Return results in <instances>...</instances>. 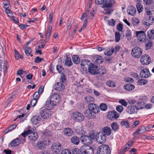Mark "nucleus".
<instances>
[{"label":"nucleus","instance_id":"6","mask_svg":"<svg viewBox=\"0 0 154 154\" xmlns=\"http://www.w3.org/2000/svg\"><path fill=\"white\" fill-rule=\"evenodd\" d=\"M72 118L75 121L77 122H81L84 119V116L81 113L77 112H73L72 116Z\"/></svg>","mask_w":154,"mask_h":154},{"label":"nucleus","instance_id":"18","mask_svg":"<svg viewBox=\"0 0 154 154\" xmlns=\"http://www.w3.org/2000/svg\"><path fill=\"white\" fill-rule=\"evenodd\" d=\"M92 61L94 63L100 64L103 61L102 57L98 55H96L92 57Z\"/></svg>","mask_w":154,"mask_h":154},{"label":"nucleus","instance_id":"32","mask_svg":"<svg viewBox=\"0 0 154 154\" xmlns=\"http://www.w3.org/2000/svg\"><path fill=\"white\" fill-rule=\"evenodd\" d=\"M52 28V26H49L47 29L46 32L45 34L46 40H48L49 38Z\"/></svg>","mask_w":154,"mask_h":154},{"label":"nucleus","instance_id":"56","mask_svg":"<svg viewBox=\"0 0 154 154\" xmlns=\"http://www.w3.org/2000/svg\"><path fill=\"white\" fill-rule=\"evenodd\" d=\"M53 11H51L50 12L49 18L50 20L49 22L50 23H51L53 22Z\"/></svg>","mask_w":154,"mask_h":154},{"label":"nucleus","instance_id":"53","mask_svg":"<svg viewBox=\"0 0 154 154\" xmlns=\"http://www.w3.org/2000/svg\"><path fill=\"white\" fill-rule=\"evenodd\" d=\"M24 116L25 114H23L21 115H18L17 116V118L16 119H14V121H15L17 119L20 118V122H23L24 120Z\"/></svg>","mask_w":154,"mask_h":154},{"label":"nucleus","instance_id":"41","mask_svg":"<svg viewBox=\"0 0 154 154\" xmlns=\"http://www.w3.org/2000/svg\"><path fill=\"white\" fill-rule=\"evenodd\" d=\"M114 51V49L113 48H112L110 50H107L104 52V54L106 56H110L113 53Z\"/></svg>","mask_w":154,"mask_h":154},{"label":"nucleus","instance_id":"63","mask_svg":"<svg viewBox=\"0 0 154 154\" xmlns=\"http://www.w3.org/2000/svg\"><path fill=\"white\" fill-rule=\"evenodd\" d=\"M142 103H141L140 102H137L136 103L137 105H136V107L137 109V111L140 109L143 108V107L141 105Z\"/></svg>","mask_w":154,"mask_h":154},{"label":"nucleus","instance_id":"9","mask_svg":"<svg viewBox=\"0 0 154 154\" xmlns=\"http://www.w3.org/2000/svg\"><path fill=\"white\" fill-rule=\"evenodd\" d=\"M25 142V140L20 137L17 138L13 139L11 141L10 144L11 146H15L19 144L23 143Z\"/></svg>","mask_w":154,"mask_h":154},{"label":"nucleus","instance_id":"64","mask_svg":"<svg viewBox=\"0 0 154 154\" xmlns=\"http://www.w3.org/2000/svg\"><path fill=\"white\" fill-rule=\"evenodd\" d=\"M61 154H71V153L69 150L65 149L62 151Z\"/></svg>","mask_w":154,"mask_h":154},{"label":"nucleus","instance_id":"10","mask_svg":"<svg viewBox=\"0 0 154 154\" xmlns=\"http://www.w3.org/2000/svg\"><path fill=\"white\" fill-rule=\"evenodd\" d=\"M95 139L99 143H103L106 141V136L104 135L103 133H97L96 138Z\"/></svg>","mask_w":154,"mask_h":154},{"label":"nucleus","instance_id":"42","mask_svg":"<svg viewBox=\"0 0 154 154\" xmlns=\"http://www.w3.org/2000/svg\"><path fill=\"white\" fill-rule=\"evenodd\" d=\"M88 12V13L86 14V17H87L89 19H92L94 17V14L93 13L94 11L89 12V11L88 10H87L85 12Z\"/></svg>","mask_w":154,"mask_h":154},{"label":"nucleus","instance_id":"16","mask_svg":"<svg viewBox=\"0 0 154 154\" xmlns=\"http://www.w3.org/2000/svg\"><path fill=\"white\" fill-rule=\"evenodd\" d=\"M154 22V19L151 16H146V19L143 22V24L146 26L152 25Z\"/></svg>","mask_w":154,"mask_h":154},{"label":"nucleus","instance_id":"34","mask_svg":"<svg viewBox=\"0 0 154 154\" xmlns=\"http://www.w3.org/2000/svg\"><path fill=\"white\" fill-rule=\"evenodd\" d=\"M89 63L90 61L89 60L87 59H84L82 60L81 62V67L84 69L85 68V66H89L88 64Z\"/></svg>","mask_w":154,"mask_h":154},{"label":"nucleus","instance_id":"36","mask_svg":"<svg viewBox=\"0 0 154 154\" xmlns=\"http://www.w3.org/2000/svg\"><path fill=\"white\" fill-rule=\"evenodd\" d=\"M111 127L114 132L117 131L119 128V125L116 122L112 123L111 125Z\"/></svg>","mask_w":154,"mask_h":154},{"label":"nucleus","instance_id":"5","mask_svg":"<svg viewBox=\"0 0 154 154\" xmlns=\"http://www.w3.org/2000/svg\"><path fill=\"white\" fill-rule=\"evenodd\" d=\"M142 50L139 47H136L133 48L131 51V54L133 57L138 58L142 55Z\"/></svg>","mask_w":154,"mask_h":154},{"label":"nucleus","instance_id":"57","mask_svg":"<svg viewBox=\"0 0 154 154\" xmlns=\"http://www.w3.org/2000/svg\"><path fill=\"white\" fill-rule=\"evenodd\" d=\"M3 4L4 8L6 9L8 8L10 6V5L9 4V2L8 1H6V2H4Z\"/></svg>","mask_w":154,"mask_h":154},{"label":"nucleus","instance_id":"22","mask_svg":"<svg viewBox=\"0 0 154 154\" xmlns=\"http://www.w3.org/2000/svg\"><path fill=\"white\" fill-rule=\"evenodd\" d=\"M65 88V86L62 83L57 82L54 86V89L58 91H63Z\"/></svg>","mask_w":154,"mask_h":154},{"label":"nucleus","instance_id":"61","mask_svg":"<svg viewBox=\"0 0 154 154\" xmlns=\"http://www.w3.org/2000/svg\"><path fill=\"white\" fill-rule=\"evenodd\" d=\"M40 95L41 94L38 93V92H36L34 93L33 95V98L36 99V100H37V99H38L39 98Z\"/></svg>","mask_w":154,"mask_h":154},{"label":"nucleus","instance_id":"28","mask_svg":"<svg viewBox=\"0 0 154 154\" xmlns=\"http://www.w3.org/2000/svg\"><path fill=\"white\" fill-rule=\"evenodd\" d=\"M127 11L128 14L131 16L134 15L136 12L135 8L132 6H128Z\"/></svg>","mask_w":154,"mask_h":154},{"label":"nucleus","instance_id":"15","mask_svg":"<svg viewBox=\"0 0 154 154\" xmlns=\"http://www.w3.org/2000/svg\"><path fill=\"white\" fill-rule=\"evenodd\" d=\"M127 112L129 114L136 113L138 111L136 107V105H132L128 106L126 109Z\"/></svg>","mask_w":154,"mask_h":154},{"label":"nucleus","instance_id":"17","mask_svg":"<svg viewBox=\"0 0 154 154\" xmlns=\"http://www.w3.org/2000/svg\"><path fill=\"white\" fill-rule=\"evenodd\" d=\"M97 66L93 63H91L89 66L88 71L91 74L94 75L96 74Z\"/></svg>","mask_w":154,"mask_h":154},{"label":"nucleus","instance_id":"48","mask_svg":"<svg viewBox=\"0 0 154 154\" xmlns=\"http://www.w3.org/2000/svg\"><path fill=\"white\" fill-rule=\"evenodd\" d=\"M120 34L119 32H115V41L119 42L120 40Z\"/></svg>","mask_w":154,"mask_h":154},{"label":"nucleus","instance_id":"19","mask_svg":"<svg viewBox=\"0 0 154 154\" xmlns=\"http://www.w3.org/2000/svg\"><path fill=\"white\" fill-rule=\"evenodd\" d=\"M140 75L142 78H147L150 75L148 69L145 68L142 70L140 72Z\"/></svg>","mask_w":154,"mask_h":154},{"label":"nucleus","instance_id":"44","mask_svg":"<svg viewBox=\"0 0 154 154\" xmlns=\"http://www.w3.org/2000/svg\"><path fill=\"white\" fill-rule=\"evenodd\" d=\"M31 131L30 130H27L26 131L24 132L23 133H22L19 136V137L20 138V136H22L23 137V138H22L23 139H24L25 140V138L27 136H29V133Z\"/></svg>","mask_w":154,"mask_h":154},{"label":"nucleus","instance_id":"8","mask_svg":"<svg viewBox=\"0 0 154 154\" xmlns=\"http://www.w3.org/2000/svg\"><path fill=\"white\" fill-rule=\"evenodd\" d=\"M81 149L83 154H94V149L91 147L84 146H81Z\"/></svg>","mask_w":154,"mask_h":154},{"label":"nucleus","instance_id":"25","mask_svg":"<svg viewBox=\"0 0 154 154\" xmlns=\"http://www.w3.org/2000/svg\"><path fill=\"white\" fill-rule=\"evenodd\" d=\"M103 134L105 136H109L112 132L111 128L108 127L106 126L104 127L102 129Z\"/></svg>","mask_w":154,"mask_h":154},{"label":"nucleus","instance_id":"11","mask_svg":"<svg viewBox=\"0 0 154 154\" xmlns=\"http://www.w3.org/2000/svg\"><path fill=\"white\" fill-rule=\"evenodd\" d=\"M81 142L86 145H90L92 142V140L87 135L81 136Z\"/></svg>","mask_w":154,"mask_h":154},{"label":"nucleus","instance_id":"29","mask_svg":"<svg viewBox=\"0 0 154 154\" xmlns=\"http://www.w3.org/2000/svg\"><path fill=\"white\" fill-rule=\"evenodd\" d=\"M46 44V42L45 40H42L39 41L38 42L37 45V48L39 49H42L43 48Z\"/></svg>","mask_w":154,"mask_h":154},{"label":"nucleus","instance_id":"59","mask_svg":"<svg viewBox=\"0 0 154 154\" xmlns=\"http://www.w3.org/2000/svg\"><path fill=\"white\" fill-rule=\"evenodd\" d=\"M57 69L59 73H61L62 72L64 69L61 66L57 65Z\"/></svg>","mask_w":154,"mask_h":154},{"label":"nucleus","instance_id":"37","mask_svg":"<svg viewBox=\"0 0 154 154\" xmlns=\"http://www.w3.org/2000/svg\"><path fill=\"white\" fill-rule=\"evenodd\" d=\"M92 140L96 139V134L95 133L94 130H91L89 131L88 135Z\"/></svg>","mask_w":154,"mask_h":154},{"label":"nucleus","instance_id":"23","mask_svg":"<svg viewBox=\"0 0 154 154\" xmlns=\"http://www.w3.org/2000/svg\"><path fill=\"white\" fill-rule=\"evenodd\" d=\"M42 120L41 118L39 116H34L31 119L32 123L35 125H37L39 123V122Z\"/></svg>","mask_w":154,"mask_h":154},{"label":"nucleus","instance_id":"47","mask_svg":"<svg viewBox=\"0 0 154 154\" xmlns=\"http://www.w3.org/2000/svg\"><path fill=\"white\" fill-rule=\"evenodd\" d=\"M129 123V122L127 121H122L120 122V124L122 126H124L127 128L130 127Z\"/></svg>","mask_w":154,"mask_h":154},{"label":"nucleus","instance_id":"35","mask_svg":"<svg viewBox=\"0 0 154 154\" xmlns=\"http://www.w3.org/2000/svg\"><path fill=\"white\" fill-rule=\"evenodd\" d=\"M146 131V129L144 127H141L139 128L138 130L135 132H134L133 134V135L135 136L136 134H140L143 133Z\"/></svg>","mask_w":154,"mask_h":154},{"label":"nucleus","instance_id":"52","mask_svg":"<svg viewBox=\"0 0 154 154\" xmlns=\"http://www.w3.org/2000/svg\"><path fill=\"white\" fill-rule=\"evenodd\" d=\"M139 23V20L137 18H134L132 19V23L133 26H137L138 25Z\"/></svg>","mask_w":154,"mask_h":154},{"label":"nucleus","instance_id":"14","mask_svg":"<svg viewBox=\"0 0 154 154\" xmlns=\"http://www.w3.org/2000/svg\"><path fill=\"white\" fill-rule=\"evenodd\" d=\"M140 62L143 65H147L151 61L149 57L147 55L145 54L142 56L140 58Z\"/></svg>","mask_w":154,"mask_h":154},{"label":"nucleus","instance_id":"27","mask_svg":"<svg viewBox=\"0 0 154 154\" xmlns=\"http://www.w3.org/2000/svg\"><path fill=\"white\" fill-rule=\"evenodd\" d=\"M64 134L67 136H71L73 134V131L70 128H66L63 131Z\"/></svg>","mask_w":154,"mask_h":154},{"label":"nucleus","instance_id":"13","mask_svg":"<svg viewBox=\"0 0 154 154\" xmlns=\"http://www.w3.org/2000/svg\"><path fill=\"white\" fill-rule=\"evenodd\" d=\"M88 109L95 114L97 113L99 110L97 105L92 103H90L88 105Z\"/></svg>","mask_w":154,"mask_h":154},{"label":"nucleus","instance_id":"3","mask_svg":"<svg viewBox=\"0 0 154 154\" xmlns=\"http://www.w3.org/2000/svg\"><path fill=\"white\" fill-rule=\"evenodd\" d=\"M110 151L108 145L103 144L99 146L97 149V154H110Z\"/></svg>","mask_w":154,"mask_h":154},{"label":"nucleus","instance_id":"30","mask_svg":"<svg viewBox=\"0 0 154 154\" xmlns=\"http://www.w3.org/2000/svg\"><path fill=\"white\" fill-rule=\"evenodd\" d=\"M71 141L72 143L74 144L78 145L80 142V139L76 136L72 137L71 138Z\"/></svg>","mask_w":154,"mask_h":154},{"label":"nucleus","instance_id":"12","mask_svg":"<svg viewBox=\"0 0 154 154\" xmlns=\"http://www.w3.org/2000/svg\"><path fill=\"white\" fill-rule=\"evenodd\" d=\"M119 114L115 111H109L108 113V118L112 120L117 119L119 116Z\"/></svg>","mask_w":154,"mask_h":154},{"label":"nucleus","instance_id":"50","mask_svg":"<svg viewBox=\"0 0 154 154\" xmlns=\"http://www.w3.org/2000/svg\"><path fill=\"white\" fill-rule=\"evenodd\" d=\"M73 154H83V152L80 149V150L77 149L75 148L72 150Z\"/></svg>","mask_w":154,"mask_h":154},{"label":"nucleus","instance_id":"33","mask_svg":"<svg viewBox=\"0 0 154 154\" xmlns=\"http://www.w3.org/2000/svg\"><path fill=\"white\" fill-rule=\"evenodd\" d=\"M106 72V69L104 67H101L100 68L97 69L96 74H98L100 75H103Z\"/></svg>","mask_w":154,"mask_h":154},{"label":"nucleus","instance_id":"40","mask_svg":"<svg viewBox=\"0 0 154 154\" xmlns=\"http://www.w3.org/2000/svg\"><path fill=\"white\" fill-rule=\"evenodd\" d=\"M24 50L26 55L27 56H29L30 55L32 51L31 48L29 47H25L24 48Z\"/></svg>","mask_w":154,"mask_h":154},{"label":"nucleus","instance_id":"46","mask_svg":"<svg viewBox=\"0 0 154 154\" xmlns=\"http://www.w3.org/2000/svg\"><path fill=\"white\" fill-rule=\"evenodd\" d=\"M148 82V81L146 79H141L139 80L137 83L138 84L140 85H146Z\"/></svg>","mask_w":154,"mask_h":154},{"label":"nucleus","instance_id":"21","mask_svg":"<svg viewBox=\"0 0 154 154\" xmlns=\"http://www.w3.org/2000/svg\"><path fill=\"white\" fill-rule=\"evenodd\" d=\"M28 137L30 140L35 141L38 138V136L36 132H32L31 131L29 133Z\"/></svg>","mask_w":154,"mask_h":154},{"label":"nucleus","instance_id":"43","mask_svg":"<svg viewBox=\"0 0 154 154\" xmlns=\"http://www.w3.org/2000/svg\"><path fill=\"white\" fill-rule=\"evenodd\" d=\"M65 64L68 66H71L72 65V63L71 58L67 57L65 60Z\"/></svg>","mask_w":154,"mask_h":154},{"label":"nucleus","instance_id":"39","mask_svg":"<svg viewBox=\"0 0 154 154\" xmlns=\"http://www.w3.org/2000/svg\"><path fill=\"white\" fill-rule=\"evenodd\" d=\"M148 36L150 39H154V30H149L147 32Z\"/></svg>","mask_w":154,"mask_h":154},{"label":"nucleus","instance_id":"62","mask_svg":"<svg viewBox=\"0 0 154 154\" xmlns=\"http://www.w3.org/2000/svg\"><path fill=\"white\" fill-rule=\"evenodd\" d=\"M66 77L64 74H61L60 78V81L63 83L65 81Z\"/></svg>","mask_w":154,"mask_h":154},{"label":"nucleus","instance_id":"49","mask_svg":"<svg viewBox=\"0 0 154 154\" xmlns=\"http://www.w3.org/2000/svg\"><path fill=\"white\" fill-rule=\"evenodd\" d=\"M106 85L109 87H114L116 86L115 82L110 80L107 82Z\"/></svg>","mask_w":154,"mask_h":154},{"label":"nucleus","instance_id":"54","mask_svg":"<svg viewBox=\"0 0 154 154\" xmlns=\"http://www.w3.org/2000/svg\"><path fill=\"white\" fill-rule=\"evenodd\" d=\"M107 106L105 103H102L100 105V109L103 111H105L107 109Z\"/></svg>","mask_w":154,"mask_h":154},{"label":"nucleus","instance_id":"38","mask_svg":"<svg viewBox=\"0 0 154 154\" xmlns=\"http://www.w3.org/2000/svg\"><path fill=\"white\" fill-rule=\"evenodd\" d=\"M72 60L74 63L75 64H79L80 61L79 57L77 55H73Z\"/></svg>","mask_w":154,"mask_h":154},{"label":"nucleus","instance_id":"60","mask_svg":"<svg viewBox=\"0 0 154 154\" xmlns=\"http://www.w3.org/2000/svg\"><path fill=\"white\" fill-rule=\"evenodd\" d=\"M116 109L118 111L121 113L122 111L124 108L122 106L119 105L116 106Z\"/></svg>","mask_w":154,"mask_h":154},{"label":"nucleus","instance_id":"4","mask_svg":"<svg viewBox=\"0 0 154 154\" xmlns=\"http://www.w3.org/2000/svg\"><path fill=\"white\" fill-rule=\"evenodd\" d=\"M50 142L48 139H45L43 141L38 142L36 147L39 149H44L46 148L47 145L50 144Z\"/></svg>","mask_w":154,"mask_h":154},{"label":"nucleus","instance_id":"20","mask_svg":"<svg viewBox=\"0 0 154 154\" xmlns=\"http://www.w3.org/2000/svg\"><path fill=\"white\" fill-rule=\"evenodd\" d=\"M61 145L59 143H54L51 146L52 149L55 152H58L61 150Z\"/></svg>","mask_w":154,"mask_h":154},{"label":"nucleus","instance_id":"24","mask_svg":"<svg viewBox=\"0 0 154 154\" xmlns=\"http://www.w3.org/2000/svg\"><path fill=\"white\" fill-rule=\"evenodd\" d=\"M115 2L111 0H106L102 6V8H108L112 7Z\"/></svg>","mask_w":154,"mask_h":154},{"label":"nucleus","instance_id":"55","mask_svg":"<svg viewBox=\"0 0 154 154\" xmlns=\"http://www.w3.org/2000/svg\"><path fill=\"white\" fill-rule=\"evenodd\" d=\"M119 103L125 106H126L128 104L127 102L124 99H121L119 101Z\"/></svg>","mask_w":154,"mask_h":154},{"label":"nucleus","instance_id":"58","mask_svg":"<svg viewBox=\"0 0 154 154\" xmlns=\"http://www.w3.org/2000/svg\"><path fill=\"white\" fill-rule=\"evenodd\" d=\"M76 84H75L76 85L78 86L82 87L84 85V83L83 82V80H81L80 81L77 80L76 82Z\"/></svg>","mask_w":154,"mask_h":154},{"label":"nucleus","instance_id":"45","mask_svg":"<svg viewBox=\"0 0 154 154\" xmlns=\"http://www.w3.org/2000/svg\"><path fill=\"white\" fill-rule=\"evenodd\" d=\"M137 11L140 13L142 11L143 9V5L140 3H138L136 5Z\"/></svg>","mask_w":154,"mask_h":154},{"label":"nucleus","instance_id":"51","mask_svg":"<svg viewBox=\"0 0 154 154\" xmlns=\"http://www.w3.org/2000/svg\"><path fill=\"white\" fill-rule=\"evenodd\" d=\"M85 100L87 103L92 102L94 100V99L91 96H88L85 98Z\"/></svg>","mask_w":154,"mask_h":154},{"label":"nucleus","instance_id":"31","mask_svg":"<svg viewBox=\"0 0 154 154\" xmlns=\"http://www.w3.org/2000/svg\"><path fill=\"white\" fill-rule=\"evenodd\" d=\"M134 88V85L131 84H127L124 87V89L127 91H131L133 90Z\"/></svg>","mask_w":154,"mask_h":154},{"label":"nucleus","instance_id":"26","mask_svg":"<svg viewBox=\"0 0 154 154\" xmlns=\"http://www.w3.org/2000/svg\"><path fill=\"white\" fill-rule=\"evenodd\" d=\"M83 113L86 116L89 118L93 119L95 116V113H93L88 109H85Z\"/></svg>","mask_w":154,"mask_h":154},{"label":"nucleus","instance_id":"1","mask_svg":"<svg viewBox=\"0 0 154 154\" xmlns=\"http://www.w3.org/2000/svg\"><path fill=\"white\" fill-rule=\"evenodd\" d=\"M59 95L57 93L52 94L50 97L49 100H47L46 102L45 106L47 107H52L56 106L58 104L60 100Z\"/></svg>","mask_w":154,"mask_h":154},{"label":"nucleus","instance_id":"7","mask_svg":"<svg viewBox=\"0 0 154 154\" xmlns=\"http://www.w3.org/2000/svg\"><path fill=\"white\" fill-rule=\"evenodd\" d=\"M136 36L140 42H144L146 39V36L143 31H136Z\"/></svg>","mask_w":154,"mask_h":154},{"label":"nucleus","instance_id":"2","mask_svg":"<svg viewBox=\"0 0 154 154\" xmlns=\"http://www.w3.org/2000/svg\"><path fill=\"white\" fill-rule=\"evenodd\" d=\"M52 109V107L50 106L49 109H44L41 110L39 116L41 118L42 120L43 121L51 117V113L50 110Z\"/></svg>","mask_w":154,"mask_h":154}]
</instances>
